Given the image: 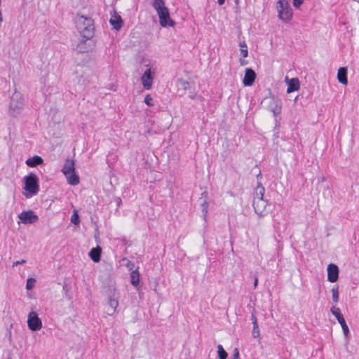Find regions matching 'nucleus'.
Wrapping results in <instances>:
<instances>
[{"label":"nucleus","instance_id":"obj_1","mask_svg":"<svg viewBox=\"0 0 359 359\" xmlns=\"http://www.w3.org/2000/svg\"><path fill=\"white\" fill-rule=\"evenodd\" d=\"M75 25L81 36L86 39H89L93 36L94 24L91 18H87L83 15H76L75 18Z\"/></svg>","mask_w":359,"mask_h":359},{"label":"nucleus","instance_id":"obj_2","mask_svg":"<svg viewBox=\"0 0 359 359\" xmlns=\"http://www.w3.org/2000/svg\"><path fill=\"white\" fill-rule=\"evenodd\" d=\"M264 188L259 184L255 189V195L253 199V208L259 217H262L266 214L267 201L264 199Z\"/></svg>","mask_w":359,"mask_h":359},{"label":"nucleus","instance_id":"obj_3","mask_svg":"<svg viewBox=\"0 0 359 359\" xmlns=\"http://www.w3.org/2000/svg\"><path fill=\"white\" fill-rule=\"evenodd\" d=\"M62 172L65 176L68 184L72 186L79 184V177L76 173L75 162L71 158H67L62 168Z\"/></svg>","mask_w":359,"mask_h":359},{"label":"nucleus","instance_id":"obj_4","mask_svg":"<svg viewBox=\"0 0 359 359\" xmlns=\"http://www.w3.org/2000/svg\"><path fill=\"white\" fill-rule=\"evenodd\" d=\"M23 181L25 184L23 189L25 191L24 196L27 198L36 196L39 191L37 176L34 173H30L29 175L24 177Z\"/></svg>","mask_w":359,"mask_h":359},{"label":"nucleus","instance_id":"obj_5","mask_svg":"<svg viewBox=\"0 0 359 359\" xmlns=\"http://www.w3.org/2000/svg\"><path fill=\"white\" fill-rule=\"evenodd\" d=\"M158 22L163 27H174L176 25L163 0H158Z\"/></svg>","mask_w":359,"mask_h":359},{"label":"nucleus","instance_id":"obj_6","mask_svg":"<svg viewBox=\"0 0 359 359\" xmlns=\"http://www.w3.org/2000/svg\"><path fill=\"white\" fill-rule=\"evenodd\" d=\"M278 18L285 22H288L292 18V10L287 0H278L276 5Z\"/></svg>","mask_w":359,"mask_h":359},{"label":"nucleus","instance_id":"obj_7","mask_svg":"<svg viewBox=\"0 0 359 359\" xmlns=\"http://www.w3.org/2000/svg\"><path fill=\"white\" fill-rule=\"evenodd\" d=\"M262 104L268 110L273 112L274 116L279 114L281 111V102L274 97H266L264 99Z\"/></svg>","mask_w":359,"mask_h":359},{"label":"nucleus","instance_id":"obj_8","mask_svg":"<svg viewBox=\"0 0 359 359\" xmlns=\"http://www.w3.org/2000/svg\"><path fill=\"white\" fill-rule=\"evenodd\" d=\"M24 106V100L20 93H15L12 97L9 105L10 112L13 116L18 114Z\"/></svg>","mask_w":359,"mask_h":359},{"label":"nucleus","instance_id":"obj_9","mask_svg":"<svg viewBox=\"0 0 359 359\" xmlns=\"http://www.w3.org/2000/svg\"><path fill=\"white\" fill-rule=\"evenodd\" d=\"M27 325L32 331H39L42 327V321L39 318L38 314L35 311H31L29 313L27 316Z\"/></svg>","mask_w":359,"mask_h":359},{"label":"nucleus","instance_id":"obj_10","mask_svg":"<svg viewBox=\"0 0 359 359\" xmlns=\"http://www.w3.org/2000/svg\"><path fill=\"white\" fill-rule=\"evenodd\" d=\"M18 217L24 224H34L39 219V217L32 210L22 211Z\"/></svg>","mask_w":359,"mask_h":359},{"label":"nucleus","instance_id":"obj_11","mask_svg":"<svg viewBox=\"0 0 359 359\" xmlns=\"http://www.w3.org/2000/svg\"><path fill=\"white\" fill-rule=\"evenodd\" d=\"M198 203L201 208L203 217L204 219H206L209 206V198L207 191H204L201 193V196L198 199Z\"/></svg>","mask_w":359,"mask_h":359},{"label":"nucleus","instance_id":"obj_12","mask_svg":"<svg viewBox=\"0 0 359 359\" xmlns=\"http://www.w3.org/2000/svg\"><path fill=\"white\" fill-rule=\"evenodd\" d=\"M339 269L334 264H330L327 266V279L331 283H334L338 280Z\"/></svg>","mask_w":359,"mask_h":359},{"label":"nucleus","instance_id":"obj_13","mask_svg":"<svg viewBox=\"0 0 359 359\" xmlns=\"http://www.w3.org/2000/svg\"><path fill=\"white\" fill-rule=\"evenodd\" d=\"M256 79V74L252 69L248 68L245 69L243 83L245 86H251Z\"/></svg>","mask_w":359,"mask_h":359},{"label":"nucleus","instance_id":"obj_14","mask_svg":"<svg viewBox=\"0 0 359 359\" xmlns=\"http://www.w3.org/2000/svg\"><path fill=\"white\" fill-rule=\"evenodd\" d=\"M141 81L142 86L145 89L149 90L151 88L153 78L151 76L150 69H147L145 70V72H144L143 75L141 77Z\"/></svg>","mask_w":359,"mask_h":359},{"label":"nucleus","instance_id":"obj_15","mask_svg":"<svg viewBox=\"0 0 359 359\" xmlns=\"http://www.w3.org/2000/svg\"><path fill=\"white\" fill-rule=\"evenodd\" d=\"M118 294L115 292L109 297L108 304L110 306V311L108 312V315L112 316L116 312V309L118 306Z\"/></svg>","mask_w":359,"mask_h":359},{"label":"nucleus","instance_id":"obj_16","mask_svg":"<svg viewBox=\"0 0 359 359\" xmlns=\"http://www.w3.org/2000/svg\"><path fill=\"white\" fill-rule=\"evenodd\" d=\"M337 79L339 83H341L344 85H347L348 79H347V68L346 67H340L338 69Z\"/></svg>","mask_w":359,"mask_h":359},{"label":"nucleus","instance_id":"obj_17","mask_svg":"<svg viewBox=\"0 0 359 359\" xmlns=\"http://www.w3.org/2000/svg\"><path fill=\"white\" fill-rule=\"evenodd\" d=\"M43 162V158L39 156H34L32 158H29L26 161V164L31 168L36 167L39 165L42 164Z\"/></svg>","mask_w":359,"mask_h":359},{"label":"nucleus","instance_id":"obj_18","mask_svg":"<svg viewBox=\"0 0 359 359\" xmlns=\"http://www.w3.org/2000/svg\"><path fill=\"white\" fill-rule=\"evenodd\" d=\"M299 88V81L297 78L291 79L288 83V88L287 93H290L293 91L297 90Z\"/></svg>","mask_w":359,"mask_h":359},{"label":"nucleus","instance_id":"obj_19","mask_svg":"<svg viewBox=\"0 0 359 359\" xmlns=\"http://www.w3.org/2000/svg\"><path fill=\"white\" fill-rule=\"evenodd\" d=\"M111 25L113 26V27L116 29L119 30L122 25H123V20L119 15H114L109 20Z\"/></svg>","mask_w":359,"mask_h":359},{"label":"nucleus","instance_id":"obj_20","mask_svg":"<svg viewBox=\"0 0 359 359\" xmlns=\"http://www.w3.org/2000/svg\"><path fill=\"white\" fill-rule=\"evenodd\" d=\"M100 255H101V248L100 247L94 248L91 249V250L89 252V256L90 259L94 262H98L100 260Z\"/></svg>","mask_w":359,"mask_h":359},{"label":"nucleus","instance_id":"obj_21","mask_svg":"<svg viewBox=\"0 0 359 359\" xmlns=\"http://www.w3.org/2000/svg\"><path fill=\"white\" fill-rule=\"evenodd\" d=\"M130 282L133 285L137 287L140 283V274L137 270L133 271L130 273Z\"/></svg>","mask_w":359,"mask_h":359},{"label":"nucleus","instance_id":"obj_22","mask_svg":"<svg viewBox=\"0 0 359 359\" xmlns=\"http://www.w3.org/2000/svg\"><path fill=\"white\" fill-rule=\"evenodd\" d=\"M177 86L182 90H186L189 88L190 83L188 80L182 77H180L177 79Z\"/></svg>","mask_w":359,"mask_h":359},{"label":"nucleus","instance_id":"obj_23","mask_svg":"<svg viewBox=\"0 0 359 359\" xmlns=\"http://www.w3.org/2000/svg\"><path fill=\"white\" fill-rule=\"evenodd\" d=\"M339 323L341 325V328L343 330L344 334L346 337H348L349 334V329L348 325L346 323V321L344 320V318H341L338 320Z\"/></svg>","mask_w":359,"mask_h":359},{"label":"nucleus","instance_id":"obj_24","mask_svg":"<svg viewBox=\"0 0 359 359\" xmlns=\"http://www.w3.org/2000/svg\"><path fill=\"white\" fill-rule=\"evenodd\" d=\"M330 311L332 313V315H334L336 317L337 320L344 317L343 315L341 313L340 309L338 307H336L334 306H332L330 309Z\"/></svg>","mask_w":359,"mask_h":359},{"label":"nucleus","instance_id":"obj_25","mask_svg":"<svg viewBox=\"0 0 359 359\" xmlns=\"http://www.w3.org/2000/svg\"><path fill=\"white\" fill-rule=\"evenodd\" d=\"M240 47H241V55L243 57H248V48H247V45L245 44V42H242L240 43Z\"/></svg>","mask_w":359,"mask_h":359},{"label":"nucleus","instance_id":"obj_26","mask_svg":"<svg viewBox=\"0 0 359 359\" xmlns=\"http://www.w3.org/2000/svg\"><path fill=\"white\" fill-rule=\"evenodd\" d=\"M217 349H218L217 352H218L219 359H226L228 355H227L226 352L224 350L222 346L218 345Z\"/></svg>","mask_w":359,"mask_h":359},{"label":"nucleus","instance_id":"obj_27","mask_svg":"<svg viewBox=\"0 0 359 359\" xmlns=\"http://www.w3.org/2000/svg\"><path fill=\"white\" fill-rule=\"evenodd\" d=\"M332 294L333 302L337 303L339 301V290L338 287H334L332 289Z\"/></svg>","mask_w":359,"mask_h":359},{"label":"nucleus","instance_id":"obj_28","mask_svg":"<svg viewBox=\"0 0 359 359\" xmlns=\"http://www.w3.org/2000/svg\"><path fill=\"white\" fill-rule=\"evenodd\" d=\"M35 283H36L35 278H29L27 280L26 289L28 290H32L34 287Z\"/></svg>","mask_w":359,"mask_h":359},{"label":"nucleus","instance_id":"obj_29","mask_svg":"<svg viewBox=\"0 0 359 359\" xmlns=\"http://www.w3.org/2000/svg\"><path fill=\"white\" fill-rule=\"evenodd\" d=\"M71 222L76 225L79 224L80 219L76 211H74V214L72 215Z\"/></svg>","mask_w":359,"mask_h":359},{"label":"nucleus","instance_id":"obj_30","mask_svg":"<svg viewBox=\"0 0 359 359\" xmlns=\"http://www.w3.org/2000/svg\"><path fill=\"white\" fill-rule=\"evenodd\" d=\"M252 336L253 337L255 338H259V327H258V325H253V330H252Z\"/></svg>","mask_w":359,"mask_h":359},{"label":"nucleus","instance_id":"obj_31","mask_svg":"<svg viewBox=\"0 0 359 359\" xmlns=\"http://www.w3.org/2000/svg\"><path fill=\"white\" fill-rule=\"evenodd\" d=\"M144 102L148 106H153L154 105L153 98L151 97L150 95H146V97L144 98Z\"/></svg>","mask_w":359,"mask_h":359},{"label":"nucleus","instance_id":"obj_32","mask_svg":"<svg viewBox=\"0 0 359 359\" xmlns=\"http://www.w3.org/2000/svg\"><path fill=\"white\" fill-rule=\"evenodd\" d=\"M293 5L295 7H299L301 4H303V0H293Z\"/></svg>","mask_w":359,"mask_h":359},{"label":"nucleus","instance_id":"obj_33","mask_svg":"<svg viewBox=\"0 0 359 359\" xmlns=\"http://www.w3.org/2000/svg\"><path fill=\"white\" fill-rule=\"evenodd\" d=\"M25 263H26V260H25V259H22L21 261H16L13 263V266L15 267V266H18V264H22Z\"/></svg>","mask_w":359,"mask_h":359},{"label":"nucleus","instance_id":"obj_34","mask_svg":"<svg viewBox=\"0 0 359 359\" xmlns=\"http://www.w3.org/2000/svg\"><path fill=\"white\" fill-rule=\"evenodd\" d=\"M233 359H239V352L237 348L234 350Z\"/></svg>","mask_w":359,"mask_h":359},{"label":"nucleus","instance_id":"obj_35","mask_svg":"<svg viewBox=\"0 0 359 359\" xmlns=\"http://www.w3.org/2000/svg\"><path fill=\"white\" fill-rule=\"evenodd\" d=\"M239 61L241 66H245L248 65V61L246 60L241 58Z\"/></svg>","mask_w":359,"mask_h":359},{"label":"nucleus","instance_id":"obj_36","mask_svg":"<svg viewBox=\"0 0 359 359\" xmlns=\"http://www.w3.org/2000/svg\"><path fill=\"white\" fill-rule=\"evenodd\" d=\"M252 324L253 325H257V318L255 315H252Z\"/></svg>","mask_w":359,"mask_h":359},{"label":"nucleus","instance_id":"obj_37","mask_svg":"<svg viewBox=\"0 0 359 359\" xmlns=\"http://www.w3.org/2000/svg\"><path fill=\"white\" fill-rule=\"evenodd\" d=\"M152 6L154 8V9L157 11V0H153Z\"/></svg>","mask_w":359,"mask_h":359},{"label":"nucleus","instance_id":"obj_38","mask_svg":"<svg viewBox=\"0 0 359 359\" xmlns=\"http://www.w3.org/2000/svg\"><path fill=\"white\" fill-rule=\"evenodd\" d=\"M224 1H225V0H217L218 4H219V5H222V4L224 3Z\"/></svg>","mask_w":359,"mask_h":359},{"label":"nucleus","instance_id":"obj_39","mask_svg":"<svg viewBox=\"0 0 359 359\" xmlns=\"http://www.w3.org/2000/svg\"><path fill=\"white\" fill-rule=\"evenodd\" d=\"M257 285V280L256 279L255 281V286H256Z\"/></svg>","mask_w":359,"mask_h":359},{"label":"nucleus","instance_id":"obj_40","mask_svg":"<svg viewBox=\"0 0 359 359\" xmlns=\"http://www.w3.org/2000/svg\"><path fill=\"white\" fill-rule=\"evenodd\" d=\"M195 96H196V95H191L190 97H191V98H194Z\"/></svg>","mask_w":359,"mask_h":359}]
</instances>
